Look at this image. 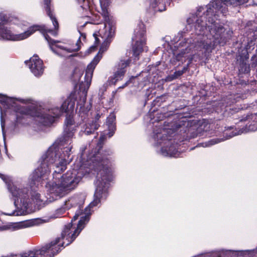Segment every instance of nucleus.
<instances>
[{
  "label": "nucleus",
  "instance_id": "39448f33",
  "mask_svg": "<svg viewBox=\"0 0 257 257\" xmlns=\"http://www.w3.org/2000/svg\"><path fill=\"white\" fill-rule=\"evenodd\" d=\"M75 100V94L71 93L63 102L60 109H52L49 110V113L43 112L41 109L34 105L21 107L18 108V112L22 115L36 117L42 125L50 126L54 122L55 118L59 116L60 112L69 113L73 111Z\"/></svg>",
  "mask_w": 257,
  "mask_h": 257
},
{
  "label": "nucleus",
  "instance_id": "4468645a",
  "mask_svg": "<svg viewBox=\"0 0 257 257\" xmlns=\"http://www.w3.org/2000/svg\"><path fill=\"white\" fill-rule=\"evenodd\" d=\"M67 160L65 159H62L60 161L58 164H57L56 166V169L53 173V179L54 181H57L58 177L61 176V174L63 173L67 168Z\"/></svg>",
  "mask_w": 257,
  "mask_h": 257
},
{
  "label": "nucleus",
  "instance_id": "423d86ee",
  "mask_svg": "<svg viewBox=\"0 0 257 257\" xmlns=\"http://www.w3.org/2000/svg\"><path fill=\"white\" fill-rule=\"evenodd\" d=\"M81 179L77 176L76 170L68 171L60 178L58 177L57 181H54L50 189V193L61 196L66 191L74 189Z\"/></svg>",
  "mask_w": 257,
  "mask_h": 257
},
{
  "label": "nucleus",
  "instance_id": "58836bf2",
  "mask_svg": "<svg viewBox=\"0 0 257 257\" xmlns=\"http://www.w3.org/2000/svg\"><path fill=\"white\" fill-rule=\"evenodd\" d=\"M251 24H252V23H254V22H249Z\"/></svg>",
  "mask_w": 257,
  "mask_h": 257
},
{
  "label": "nucleus",
  "instance_id": "b1692460",
  "mask_svg": "<svg viewBox=\"0 0 257 257\" xmlns=\"http://www.w3.org/2000/svg\"><path fill=\"white\" fill-rule=\"evenodd\" d=\"M65 124L66 125V127H72V126L74 124V120L72 117H71L70 116L66 117L65 121Z\"/></svg>",
  "mask_w": 257,
  "mask_h": 257
},
{
  "label": "nucleus",
  "instance_id": "6e6552de",
  "mask_svg": "<svg viewBox=\"0 0 257 257\" xmlns=\"http://www.w3.org/2000/svg\"><path fill=\"white\" fill-rule=\"evenodd\" d=\"M55 158L56 153L50 151L47 152L41 157L39 166L31 174L32 182L34 184L35 182H40L42 178L50 172V166L55 162Z\"/></svg>",
  "mask_w": 257,
  "mask_h": 257
},
{
  "label": "nucleus",
  "instance_id": "c9c22d12",
  "mask_svg": "<svg viewBox=\"0 0 257 257\" xmlns=\"http://www.w3.org/2000/svg\"><path fill=\"white\" fill-rule=\"evenodd\" d=\"M183 73V71H177L175 72V74L176 75V76H180Z\"/></svg>",
  "mask_w": 257,
  "mask_h": 257
},
{
  "label": "nucleus",
  "instance_id": "2f4dec72",
  "mask_svg": "<svg viewBox=\"0 0 257 257\" xmlns=\"http://www.w3.org/2000/svg\"><path fill=\"white\" fill-rule=\"evenodd\" d=\"M32 196L37 201L40 200L41 195L39 193H37L34 196L33 195Z\"/></svg>",
  "mask_w": 257,
  "mask_h": 257
},
{
  "label": "nucleus",
  "instance_id": "72a5a7b5",
  "mask_svg": "<svg viewBox=\"0 0 257 257\" xmlns=\"http://www.w3.org/2000/svg\"><path fill=\"white\" fill-rule=\"evenodd\" d=\"M112 80V77H109V79H108V80L107 81V82L105 84V85H110L111 83H112L111 82V80Z\"/></svg>",
  "mask_w": 257,
  "mask_h": 257
},
{
  "label": "nucleus",
  "instance_id": "2eb2a0df",
  "mask_svg": "<svg viewBox=\"0 0 257 257\" xmlns=\"http://www.w3.org/2000/svg\"><path fill=\"white\" fill-rule=\"evenodd\" d=\"M78 205H77V206H78V209H79V210H78V211H77L76 212V213H75V215L73 216V218H72V220H71V222H70V223H68L67 224H66V225H68V224H70V223H71V224H72V227H71V229H70V232H71V233L70 234V236H71V234H72V233H73V232H74V231H75V229H77L78 224H77V228H73V224H72V222H73V221H75V220H76L78 219V217H79V216H80V215L81 214V211H82V209H81V208H83V206H81V205L80 204V203H79V202H78ZM85 215H88V218H89V219H90V214H83L82 216H81V217H80V219L79 221H80V220L82 218V217H84V216H85ZM89 221V220H88V221H87V222H85V223L84 224V227L85 226V224H86L87 223H88V221ZM79 221H78V223H79ZM65 226H66V225H65Z\"/></svg>",
  "mask_w": 257,
  "mask_h": 257
},
{
  "label": "nucleus",
  "instance_id": "20e7f679",
  "mask_svg": "<svg viewBox=\"0 0 257 257\" xmlns=\"http://www.w3.org/2000/svg\"><path fill=\"white\" fill-rule=\"evenodd\" d=\"M51 0H44V9L47 16L52 21L54 27V29H48L45 25H34L30 27L28 30L24 33L18 35H14L11 30L4 25H0V38L13 41L22 40L28 38L36 31H38L43 34L45 39L47 41L51 50L55 52L52 46L59 42V41L51 39L48 33H50L54 37L57 36L59 29V23L55 16L53 14V10L51 9Z\"/></svg>",
  "mask_w": 257,
  "mask_h": 257
},
{
  "label": "nucleus",
  "instance_id": "ddd939ff",
  "mask_svg": "<svg viewBox=\"0 0 257 257\" xmlns=\"http://www.w3.org/2000/svg\"><path fill=\"white\" fill-rule=\"evenodd\" d=\"M78 198L77 197H72L65 201L63 206L57 209L55 211V215L57 217H60L62 215L67 209L71 207H76L78 205Z\"/></svg>",
  "mask_w": 257,
  "mask_h": 257
},
{
  "label": "nucleus",
  "instance_id": "6ab92c4d",
  "mask_svg": "<svg viewBox=\"0 0 257 257\" xmlns=\"http://www.w3.org/2000/svg\"><path fill=\"white\" fill-rule=\"evenodd\" d=\"M12 98L5 95L0 94V104L5 108H9Z\"/></svg>",
  "mask_w": 257,
  "mask_h": 257
},
{
  "label": "nucleus",
  "instance_id": "5701e85b",
  "mask_svg": "<svg viewBox=\"0 0 257 257\" xmlns=\"http://www.w3.org/2000/svg\"><path fill=\"white\" fill-rule=\"evenodd\" d=\"M81 43V40H80V38H79L78 39V40H77V43L76 44V46H77V47L76 48L73 49V50H68V49H66L64 48V47L63 46H58V45H56V47H58V48H61V49H63V50H67V51L69 52H77L78 51H79L80 49V44Z\"/></svg>",
  "mask_w": 257,
  "mask_h": 257
},
{
  "label": "nucleus",
  "instance_id": "f03ea898",
  "mask_svg": "<svg viewBox=\"0 0 257 257\" xmlns=\"http://www.w3.org/2000/svg\"><path fill=\"white\" fill-rule=\"evenodd\" d=\"M106 140V136L101 134L94 149L93 156L97 158L99 168L97 173V185L94 195V198L89 204L90 207L97 206L100 202L101 198H106L112 180L110 167L111 164L108 157L110 156L111 151L106 150L102 151Z\"/></svg>",
  "mask_w": 257,
  "mask_h": 257
},
{
  "label": "nucleus",
  "instance_id": "cd10ccee",
  "mask_svg": "<svg viewBox=\"0 0 257 257\" xmlns=\"http://www.w3.org/2000/svg\"><path fill=\"white\" fill-rule=\"evenodd\" d=\"M93 37H94L95 41L94 42L93 45L96 46V47H98L99 44L100 43V40L98 37V35L96 33H94L93 34Z\"/></svg>",
  "mask_w": 257,
  "mask_h": 257
},
{
  "label": "nucleus",
  "instance_id": "4c0bfd02",
  "mask_svg": "<svg viewBox=\"0 0 257 257\" xmlns=\"http://www.w3.org/2000/svg\"><path fill=\"white\" fill-rule=\"evenodd\" d=\"M81 36L83 37V38L84 39H86V34H84V33H81Z\"/></svg>",
  "mask_w": 257,
  "mask_h": 257
},
{
  "label": "nucleus",
  "instance_id": "e433bc0d",
  "mask_svg": "<svg viewBox=\"0 0 257 257\" xmlns=\"http://www.w3.org/2000/svg\"><path fill=\"white\" fill-rule=\"evenodd\" d=\"M0 178H2L4 181H6V176L5 175L0 173Z\"/></svg>",
  "mask_w": 257,
  "mask_h": 257
},
{
  "label": "nucleus",
  "instance_id": "f704fd0d",
  "mask_svg": "<svg viewBox=\"0 0 257 257\" xmlns=\"http://www.w3.org/2000/svg\"><path fill=\"white\" fill-rule=\"evenodd\" d=\"M242 66L244 67V71H247L249 69L248 66L246 65V63H242Z\"/></svg>",
  "mask_w": 257,
  "mask_h": 257
},
{
  "label": "nucleus",
  "instance_id": "9b49d317",
  "mask_svg": "<svg viewBox=\"0 0 257 257\" xmlns=\"http://www.w3.org/2000/svg\"><path fill=\"white\" fill-rule=\"evenodd\" d=\"M102 16L103 17L104 21H105V27L106 28L107 24L108 26V28L109 30V34L108 35L107 37L105 39L104 42L102 43L100 46L99 53H103L105 51H106L108 48L111 42V31L112 28V23H111L110 19L109 12L107 10V9L106 7H102Z\"/></svg>",
  "mask_w": 257,
  "mask_h": 257
},
{
  "label": "nucleus",
  "instance_id": "f3484780",
  "mask_svg": "<svg viewBox=\"0 0 257 257\" xmlns=\"http://www.w3.org/2000/svg\"><path fill=\"white\" fill-rule=\"evenodd\" d=\"M100 126V124L98 123H92V122H89L85 124V128L84 133L87 135H90L94 133Z\"/></svg>",
  "mask_w": 257,
  "mask_h": 257
},
{
  "label": "nucleus",
  "instance_id": "a878e982",
  "mask_svg": "<svg viewBox=\"0 0 257 257\" xmlns=\"http://www.w3.org/2000/svg\"><path fill=\"white\" fill-rule=\"evenodd\" d=\"M97 47L93 45L90 46L85 52L86 55H89L90 54L94 52L97 50Z\"/></svg>",
  "mask_w": 257,
  "mask_h": 257
},
{
  "label": "nucleus",
  "instance_id": "f257e3e1",
  "mask_svg": "<svg viewBox=\"0 0 257 257\" xmlns=\"http://www.w3.org/2000/svg\"><path fill=\"white\" fill-rule=\"evenodd\" d=\"M230 0H213L207 6L206 14L200 16L203 8L200 7L197 12L196 17L199 18L196 20L195 28L198 34L204 35L208 28L210 35L213 40L212 43L204 45V48L206 50L213 49L217 45H224L228 37V33L222 25L215 22L213 17L216 13L220 11L223 15L227 12V7L231 5Z\"/></svg>",
  "mask_w": 257,
  "mask_h": 257
},
{
  "label": "nucleus",
  "instance_id": "0eeeda50",
  "mask_svg": "<svg viewBox=\"0 0 257 257\" xmlns=\"http://www.w3.org/2000/svg\"><path fill=\"white\" fill-rule=\"evenodd\" d=\"M98 61L94 59L87 65L85 70L84 81L80 83L79 86V90L82 92L83 96L77 102V105L80 106L79 112L84 114H87L92 107L91 102H89L86 107L84 105L86 100L87 91L91 85L93 71Z\"/></svg>",
  "mask_w": 257,
  "mask_h": 257
},
{
  "label": "nucleus",
  "instance_id": "393cba45",
  "mask_svg": "<svg viewBox=\"0 0 257 257\" xmlns=\"http://www.w3.org/2000/svg\"><path fill=\"white\" fill-rule=\"evenodd\" d=\"M221 141H222V139H221V140L219 139H212V140L208 141L207 143H206L205 146V147L210 146L214 145L215 144H217V143L221 142Z\"/></svg>",
  "mask_w": 257,
  "mask_h": 257
},
{
  "label": "nucleus",
  "instance_id": "7ed1b4c3",
  "mask_svg": "<svg viewBox=\"0 0 257 257\" xmlns=\"http://www.w3.org/2000/svg\"><path fill=\"white\" fill-rule=\"evenodd\" d=\"M89 220L88 215H85L79 221L77 229L70 236V230L72 224L64 226L61 236L57 237L51 241L44 244L37 246L31 250L21 254L15 257H54L59 253L66 246L71 244L84 228V224Z\"/></svg>",
  "mask_w": 257,
  "mask_h": 257
},
{
  "label": "nucleus",
  "instance_id": "7c9ffc66",
  "mask_svg": "<svg viewBox=\"0 0 257 257\" xmlns=\"http://www.w3.org/2000/svg\"><path fill=\"white\" fill-rule=\"evenodd\" d=\"M1 126H2V130H3V131H4L5 130V120L4 118L3 117L2 114H1Z\"/></svg>",
  "mask_w": 257,
  "mask_h": 257
},
{
  "label": "nucleus",
  "instance_id": "ea45409f",
  "mask_svg": "<svg viewBox=\"0 0 257 257\" xmlns=\"http://www.w3.org/2000/svg\"><path fill=\"white\" fill-rule=\"evenodd\" d=\"M19 118V116H18V115H17V119Z\"/></svg>",
  "mask_w": 257,
  "mask_h": 257
},
{
  "label": "nucleus",
  "instance_id": "c756f323",
  "mask_svg": "<svg viewBox=\"0 0 257 257\" xmlns=\"http://www.w3.org/2000/svg\"><path fill=\"white\" fill-rule=\"evenodd\" d=\"M185 54V50H183L178 54L176 55V58L178 61H180L181 60L182 57H184V55Z\"/></svg>",
  "mask_w": 257,
  "mask_h": 257
},
{
  "label": "nucleus",
  "instance_id": "c85d7f7f",
  "mask_svg": "<svg viewBox=\"0 0 257 257\" xmlns=\"http://www.w3.org/2000/svg\"><path fill=\"white\" fill-rule=\"evenodd\" d=\"M30 225L29 224V223L27 221H24V222H21L20 223V224L19 225H18L16 227L17 228H22V227H28Z\"/></svg>",
  "mask_w": 257,
  "mask_h": 257
},
{
  "label": "nucleus",
  "instance_id": "a211bd4d",
  "mask_svg": "<svg viewBox=\"0 0 257 257\" xmlns=\"http://www.w3.org/2000/svg\"><path fill=\"white\" fill-rule=\"evenodd\" d=\"M75 131V130L72 127H66L63 132L62 141H67L69 139L72 138Z\"/></svg>",
  "mask_w": 257,
  "mask_h": 257
},
{
  "label": "nucleus",
  "instance_id": "473e14b6",
  "mask_svg": "<svg viewBox=\"0 0 257 257\" xmlns=\"http://www.w3.org/2000/svg\"><path fill=\"white\" fill-rule=\"evenodd\" d=\"M195 19H196L195 16H192V18H190L188 19L187 22L189 24H190L191 23L193 22Z\"/></svg>",
  "mask_w": 257,
  "mask_h": 257
},
{
  "label": "nucleus",
  "instance_id": "dca6fc26",
  "mask_svg": "<svg viewBox=\"0 0 257 257\" xmlns=\"http://www.w3.org/2000/svg\"><path fill=\"white\" fill-rule=\"evenodd\" d=\"M131 62V60L128 59L126 61H121L119 63L118 66L119 67V70L117 71L114 75V77L113 79L115 78L116 80H118L119 79H121L122 77L124 74L125 70L124 68L128 66Z\"/></svg>",
  "mask_w": 257,
  "mask_h": 257
},
{
  "label": "nucleus",
  "instance_id": "a19ab883",
  "mask_svg": "<svg viewBox=\"0 0 257 257\" xmlns=\"http://www.w3.org/2000/svg\"><path fill=\"white\" fill-rule=\"evenodd\" d=\"M156 2H157V0H155Z\"/></svg>",
  "mask_w": 257,
  "mask_h": 257
},
{
  "label": "nucleus",
  "instance_id": "4be33fe9",
  "mask_svg": "<svg viewBox=\"0 0 257 257\" xmlns=\"http://www.w3.org/2000/svg\"><path fill=\"white\" fill-rule=\"evenodd\" d=\"M81 7L84 10H87L90 8V0H77Z\"/></svg>",
  "mask_w": 257,
  "mask_h": 257
},
{
  "label": "nucleus",
  "instance_id": "1a4fd4ad",
  "mask_svg": "<svg viewBox=\"0 0 257 257\" xmlns=\"http://www.w3.org/2000/svg\"><path fill=\"white\" fill-rule=\"evenodd\" d=\"M135 37L132 38V40L135 41V43L132 44V52L134 60L137 61L139 60L140 54L144 51L143 47L146 44V39L144 30L135 31Z\"/></svg>",
  "mask_w": 257,
  "mask_h": 257
},
{
  "label": "nucleus",
  "instance_id": "9d476101",
  "mask_svg": "<svg viewBox=\"0 0 257 257\" xmlns=\"http://www.w3.org/2000/svg\"><path fill=\"white\" fill-rule=\"evenodd\" d=\"M10 190L12 195L16 198L15 204L16 200H20V205L21 207L25 210L28 209L30 206V199L28 195L29 190L27 188L19 189L16 186H12L10 188Z\"/></svg>",
  "mask_w": 257,
  "mask_h": 257
},
{
  "label": "nucleus",
  "instance_id": "bb28decb",
  "mask_svg": "<svg viewBox=\"0 0 257 257\" xmlns=\"http://www.w3.org/2000/svg\"><path fill=\"white\" fill-rule=\"evenodd\" d=\"M102 114H100L99 113H97L93 119L91 121L92 122V123H98L100 124V118Z\"/></svg>",
  "mask_w": 257,
  "mask_h": 257
},
{
  "label": "nucleus",
  "instance_id": "412c9836",
  "mask_svg": "<svg viewBox=\"0 0 257 257\" xmlns=\"http://www.w3.org/2000/svg\"><path fill=\"white\" fill-rule=\"evenodd\" d=\"M176 150L174 149L172 150L171 149H169L168 150L166 148H162L161 149V153L163 156H173L175 155Z\"/></svg>",
  "mask_w": 257,
  "mask_h": 257
},
{
  "label": "nucleus",
  "instance_id": "f8f14e48",
  "mask_svg": "<svg viewBox=\"0 0 257 257\" xmlns=\"http://www.w3.org/2000/svg\"><path fill=\"white\" fill-rule=\"evenodd\" d=\"M29 66L32 72L36 76H41L44 71L43 62L38 55H34L30 60L25 61Z\"/></svg>",
  "mask_w": 257,
  "mask_h": 257
},
{
  "label": "nucleus",
  "instance_id": "aec40b11",
  "mask_svg": "<svg viewBox=\"0 0 257 257\" xmlns=\"http://www.w3.org/2000/svg\"><path fill=\"white\" fill-rule=\"evenodd\" d=\"M112 113V112L110 113V115L107 118L106 121V125L107 126L108 130L109 131V137L110 138L112 136V117L110 116L111 114Z\"/></svg>",
  "mask_w": 257,
  "mask_h": 257
}]
</instances>
